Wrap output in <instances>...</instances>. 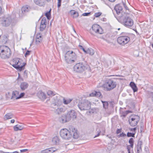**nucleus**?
I'll return each mask as SVG.
<instances>
[{
  "mask_svg": "<svg viewBox=\"0 0 153 153\" xmlns=\"http://www.w3.org/2000/svg\"><path fill=\"white\" fill-rule=\"evenodd\" d=\"M130 112H131V111L129 110L123 111L122 110H120V114L121 117H123V118H125L126 117L127 114Z\"/></svg>",
  "mask_w": 153,
  "mask_h": 153,
  "instance_id": "21",
  "label": "nucleus"
},
{
  "mask_svg": "<svg viewBox=\"0 0 153 153\" xmlns=\"http://www.w3.org/2000/svg\"><path fill=\"white\" fill-rule=\"evenodd\" d=\"M52 142L54 144H56L58 143L59 142V137L57 136L53 137L52 139Z\"/></svg>",
  "mask_w": 153,
  "mask_h": 153,
  "instance_id": "26",
  "label": "nucleus"
},
{
  "mask_svg": "<svg viewBox=\"0 0 153 153\" xmlns=\"http://www.w3.org/2000/svg\"><path fill=\"white\" fill-rule=\"evenodd\" d=\"M94 50L91 48H88L87 50L86 54H89L90 55L92 56L94 54Z\"/></svg>",
  "mask_w": 153,
  "mask_h": 153,
  "instance_id": "28",
  "label": "nucleus"
},
{
  "mask_svg": "<svg viewBox=\"0 0 153 153\" xmlns=\"http://www.w3.org/2000/svg\"><path fill=\"white\" fill-rule=\"evenodd\" d=\"M30 9V7L28 5L24 6L22 8V13L23 14H25L29 11Z\"/></svg>",
  "mask_w": 153,
  "mask_h": 153,
  "instance_id": "23",
  "label": "nucleus"
},
{
  "mask_svg": "<svg viewBox=\"0 0 153 153\" xmlns=\"http://www.w3.org/2000/svg\"><path fill=\"white\" fill-rule=\"evenodd\" d=\"M130 85L132 89L134 92H137L138 90V88L135 83L133 82H131L130 83Z\"/></svg>",
  "mask_w": 153,
  "mask_h": 153,
  "instance_id": "24",
  "label": "nucleus"
},
{
  "mask_svg": "<svg viewBox=\"0 0 153 153\" xmlns=\"http://www.w3.org/2000/svg\"><path fill=\"white\" fill-rule=\"evenodd\" d=\"M11 123H14L15 122V120H14V119H12V120H11Z\"/></svg>",
  "mask_w": 153,
  "mask_h": 153,
  "instance_id": "61",
  "label": "nucleus"
},
{
  "mask_svg": "<svg viewBox=\"0 0 153 153\" xmlns=\"http://www.w3.org/2000/svg\"><path fill=\"white\" fill-rule=\"evenodd\" d=\"M140 118L138 115H134L130 116L128 119L129 124L132 127L136 126L139 121Z\"/></svg>",
  "mask_w": 153,
  "mask_h": 153,
  "instance_id": "11",
  "label": "nucleus"
},
{
  "mask_svg": "<svg viewBox=\"0 0 153 153\" xmlns=\"http://www.w3.org/2000/svg\"><path fill=\"white\" fill-rule=\"evenodd\" d=\"M28 150V149H24L20 150V152H26Z\"/></svg>",
  "mask_w": 153,
  "mask_h": 153,
  "instance_id": "56",
  "label": "nucleus"
},
{
  "mask_svg": "<svg viewBox=\"0 0 153 153\" xmlns=\"http://www.w3.org/2000/svg\"><path fill=\"white\" fill-rule=\"evenodd\" d=\"M92 29L96 33L102 34L103 33V30L101 27L97 24H94L92 27Z\"/></svg>",
  "mask_w": 153,
  "mask_h": 153,
  "instance_id": "14",
  "label": "nucleus"
},
{
  "mask_svg": "<svg viewBox=\"0 0 153 153\" xmlns=\"http://www.w3.org/2000/svg\"><path fill=\"white\" fill-rule=\"evenodd\" d=\"M149 94L152 101H153V92H150Z\"/></svg>",
  "mask_w": 153,
  "mask_h": 153,
  "instance_id": "46",
  "label": "nucleus"
},
{
  "mask_svg": "<svg viewBox=\"0 0 153 153\" xmlns=\"http://www.w3.org/2000/svg\"><path fill=\"white\" fill-rule=\"evenodd\" d=\"M142 144V142L141 141L139 140L138 141L137 146H141Z\"/></svg>",
  "mask_w": 153,
  "mask_h": 153,
  "instance_id": "48",
  "label": "nucleus"
},
{
  "mask_svg": "<svg viewBox=\"0 0 153 153\" xmlns=\"http://www.w3.org/2000/svg\"><path fill=\"white\" fill-rule=\"evenodd\" d=\"M72 99L65 100V98L63 99V102L65 104L69 103L72 101Z\"/></svg>",
  "mask_w": 153,
  "mask_h": 153,
  "instance_id": "31",
  "label": "nucleus"
},
{
  "mask_svg": "<svg viewBox=\"0 0 153 153\" xmlns=\"http://www.w3.org/2000/svg\"><path fill=\"white\" fill-rule=\"evenodd\" d=\"M117 85V82L114 79H107L105 80V83L102 85V87L106 91H111L115 88Z\"/></svg>",
  "mask_w": 153,
  "mask_h": 153,
  "instance_id": "5",
  "label": "nucleus"
},
{
  "mask_svg": "<svg viewBox=\"0 0 153 153\" xmlns=\"http://www.w3.org/2000/svg\"><path fill=\"white\" fill-rule=\"evenodd\" d=\"M110 1L111 2H114V1H115L116 0H108Z\"/></svg>",
  "mask_w": 153,
  "mask_h": 153,
  "instance_id": "63",
  "label": "nucleus"
},
{
  "mask_svg": "<svg viewBox=\"0 0 153 153\" xmlns=\"http://www.w3.org/2000/svg\"><path fill=\"white\" fill-rule=\"evenodd\" d=\"M13 114L11 113H8L5 114L4 116V119L5 120L12 118L13 117Z\"/></svg>",
  "mask_w": 153,
  "mask_h": 153,
  "instance_id": "25",
  "label": "nucleus"
},
{
  "mask_svg": "<svg viewBox=\"0 0 153 153\" xmlns=\"http://www.w3.org/2000/svg\"><path fill=\"white\" fill-rule=\"evenodd\" d=\"M47 93L48 95L49 96H54L55 94L53 91L51 90L48 91Z\"/></svg>",
  "mask_w": 153,
  "mask_h": 153,
  "instance_id": "38",
  "label": "nucleus"
},
{
  "mask_svg": "<svg viewBox=\"0 0 153 153\" xmlns=\"http://www.w3.org/2000/svg\"><path fill=\"white\" fill-rule=\"evenodd\" d=\"M126 136V134L123 133V132H122L121 134H120L119 135H118V136L119 137H125Z\"/></svg>",
  "mask_w": 153,
  "mask_h": 153,
  "instance_id": "45",
  "label": "nucleus"
},
{
  "mask_svg": "<svg viewBox=\"0 0 153 153\" xmlns=\"http://www.w3.org/2000/svg\"><path fill=\"white\" fill-rule=\"evenodd\" d=\"M122 36L118 37L117 41L118 43L121 45H124L130 41V38L127 33H122Z\"/></svg>",
  "mask_w": 153,
  "mask_h": 153,
  "instance_id": "10",
  "label": "nucleus"
},
{
  "mask_svg": "<svg viewBox=\"0 0 153 153\" xmlns=\"http://www.w3.org/2000/svg\"><path fill=\"white\" fill-rule=\"evenodd\" d=\"M130 145H128L127 146V149L128 153H130V149L131 148H133L134 145V139L132 138H130L128 141Z\"/></svg>",
  "mask_w": 153,
  "mask_h": 153,
  "instance_id": "18",
  "label": "nucleus"
},
{
  "mask_svg": "<svg viewBox=\"0 0 153 153\" xmlns=\"http://www.w3.org/2000/svg\"><path fill=\"white\" fill-rule=\"evenodd\" d=\"M94 94L95 95V96L97 97H101V96L102 97V96L101 93L99 91H95L94 93Z\"/></svg>",
  "mask_w": 153,
  "mask_h": 153,
  "instance_id": "35",
  "label": "nucleus"
},
{
  "mask_svg": "<svg viewBox=\"0 0 153 153\" xmlns=\"http://www.w3.org/2000/svg\"><path fill=\"white\" fill-rule=\"evenodd\" d=\"M136 130V127H135L133 128H131L130 129V130L131 131H133L134 132V133L135 132V131Z\"/></svg>",
  "mask_w": 153,
  "mask_h": 153,
  "instance_id": "52",
  "label": "nucleus"
},
{
  "mask_svg": "<svg viewBox=\"0 0 153 153\" xmlns=\"http://www.w3.org/2000/svg\"><path fill=\"white\" fill-rule=\"evenodd\" d=\"M74 16H73L74 18H76L78 17V13L76 11L75 13V15H74Z\"/></svg>",
  "mask_w": 153,
  "mask_h": 153,
  "instance_id": "49",
  "label": "nucleus"
},
{
  "mask_svg": "<svg viewBox=\"0 0 153 153\" xmlns=\"http://www.w3.org/2000/svg\"><path fill=\"white\" fill-rule=\"evenodd\" d=\"M114 9L116 12V13L118 15L123 14L124 13H126L127 12H124L122 6L120 4H117L114 7Z\"/></svg>",
  "mask_w": 153,
  "mask_h": 153,
  "instance_id": "15",
  "label": "nucleus"
},
{
  "mask_svg": "<svg viewBox=\"0 0 153 153\" xmlns=\"http://www.w3.org/2000/svg\"><path fill=\"white\" fill-rule=\"evenodd\" d=\"M53 101L51 104V106L54 108H56L62 104V100L60 99L58 96H56L53 97Z\"/></svg>",
  "mask_w": 153,
  "mask_h": 153,
  "instance_id": "13",
  "label": "nucleus"
},
{
  "mask_svg": "<svg viewBox=\"0 0 153 153\" xmlns=\"http://www.w3.org/2000/svg\"><path fill=\"white\" fill-rule=\"evenodd\" d=\"M58 5H57V7L58 8L61 5V1L62 0H58Z\"/></svg>",
  "mask_w": 153,
  "mask_h": 153,
  "instance_id": "47",
  "label": "nucleus"
},
{
  "mask_svg": "<svg viewBox=\"0 0 153 153\" xmlns=\"http://www.w3.org/2000/svg\"><path fill=\"white\" fill-rule=\"evenodd\" d=\"M19 94V92L18 91H13V92L12 96L11 99H12L14 97H16V99H18L22 98L25 95V94L24 93H22L20 94L18 97H17V95H18Z\"/></svg>",
  "mask_w": 153,
  "mask_h": 153,
  "instance_id": "16",
  "label": "nucleus"
},
{
  "mask_svg": "<svg viewBox=\"0 0 153 153\" xmlns=\"http://www.w3.org/2000/svg\"><path fill=\"white\" fill-rule=\"evenodd\" d=\"M46 150L48 151V153H52L51 152V151L50 150L49 148L48 149H46Z\"/></svg>",
  "mask_w": 153,
  "mask_h": 153,
  "instance_id": "58",
  "label": "nucleus"
},
{
  "mask_svg": "<svg viewBox=\"0 0 153 153\" xmlns=\"http://www.w3.org/2000/svg\"><path fill=\"white\" fill-rule=\"evenodd\" d=\"M77 114L74 110H71L68 112L66 115H63L59 118V121L64 123L69 121L71 119L74 120L76 117Z\"/></svg>",
  "mask_w": 153,
  "mask_h": 153,
  "instance_id": "3",
  "label": "nucleus"
},
{
  "mask_svg": "<svg viewBox=\"0 0 153 153\" xmlns=\"http://www.w3.org/2000/svg\"><path fill=\"white\" fill-rule=\"evenodd\" d=\"M10 153H19V152L17 151H15L13 152H10Z\"/></svg>",
  "mask_w": 153,
  "mask_h": 153,
  "instance_id": "64",
  "label": "nucleus"
},
{
  "mask_svg": "<svg viewBox=\"0 0 153 153\" xmlns=\"http://www.w3.org/2000/svg\"><path fill=\"white\" fill-rule=\"evenodd\" d=\"M22 62V59L19 58H15L12 60L10 64L16 69L21 71L24 69L26 64V63Z\"/></svg>",
  "mask_w": 153,
  "mask_h": 153,
  "instance_id": "4",
  "label": "nucleus"
},
{
  "mask_svg": "<svg viewBox=\"0 0 153 153\" xmlns=\"http://www.w3.org/2000/svg\"><path fill=\"white\" fill-rule=\"evenodd\" d=\"M43 39L42 35L40 33L37 34L36 36V44L39 45L42 42Z\"/></svg>",
  "mask_w": 153,
  "mask_h": 153,
  "instance_id": "19",
  "label": "nucleus"
},
{
  "mask_svg": "<svg viewBox=\"0 0 153 153\" xmlns=\"http://www.w3.org/2000/svg\"><path fill=\"white\" fill-rule=\"evenodd\" d=\"M31 52V51H30L27 50L26 52L25 53V57H27V56H28L29 55H30V53Z\"/></svg>",
  "mask_w": 153,
  "mask_h": 153,
  "instance_id": "41",
  "label": "nucleus"
},
{
  "mask_svg": "<svg viewBox=\"0 0 153 153\" xmlns=\"http://www.w3.org/2000/svg\"><path fill=\"white\" fill-rule=\"evenodd\" d=\"M3 13V11L2 7L0 6V16Z\"/></svg>",
  "mask_w": 153,
  "mask_h": 153,
  "instance_id": "55",
  "label": "nucleus"
},
{
  "mask_svg": "<svg viewBox=\"0 0 153 153\" xmlns=\"http://www.w3.org/2000/svg\"><path fill=\"white\" fill-rule=\"evenodd\" d=\"M28 84L26 82H23L21 83L20 85V87L22 91H24L27 88Z\"/></svg>",
  "mask_w": 153,
  "mask_h": 153,
  "instance_id": "22",
  "label": "nucleus"
},
{
  "mask_svg": "<svg viewBox=\"0 0 153 153\" xmlns=\"http://www.w3.org/2000/svg\"><path fill=\"white\" fill-rule=\"evenodd\" d=\"M100 132H101L100 131L98 133L97 135L95 136L94 137H97L99 136L100 135Z\"/></svg>",
  "mask_w": 153,
  "mask_h": 153,
  "instance_id": "60",
  "label": "nucleus"
},
{
  "mask_svg": "<svg viewBox=\"0 0 153 153\" xmlns=\"http://www.w3.org/2000/svg\"><path fill=\"white\" fill-rule=\"evenodd\" d=\"M46 27V25H41V24L40 27V30L41 31H43L45 29V27Z\"/></svg>",
  "mask_w": 153,
  "mask_h": 153,
  "instance_id": "37",
  "label": "nucleus"
},
{
  "mask_svg": "<svg viewBox=\"0 0 153 153\" xmlns=\"http://www.w3.org/2000/svg\"><path fill=\"white\" fill-rule=\"evenodd\" d=\"M34 3L40 6H44L46 3L45 0H34Z\"/></svg>",
  "mask_w": 153,
  "mask_h": 153,
  "instance_id": "20",
  "label": "nucleus"
},
{
  "mask_svg": "<svg viewBox=\"0 0 153 153\" xmlns=\"http://www.w3.org/2000/svg\"><path fill=\"white\" fill-rule=\"evenodd\" d=\"M90 97H94L95 96V95L94 94V93H92L90 94Z\"/></svg>",
  "mask_w": 153,
  "mask_h": 153,
  "instance_id": "57",
  "label": "nucleus"
},
{
  "mask_svg": "<svg viewBox=\"0 0 153 153\" xmlns=\"http://www.w3.org/2000/svg\"><path fill=\"white\" fill-rule=\"evenodd\" d=\"M10 50L6 46H0V56L3 59H7L11 55Z\"/></svg>",
  "mask_w": 153,
  "mask_h": 153,
  "instance_id": "7",
  "label": "nucleus"
},
{
  "mask_svg": "<svg viewBox=\"0 0 153 153\" xmlns=\"http://www.w3.org/2000/svg\"><path fill=\"white\" fill-rule=\"evenodd\" d=\"M76 11H75L74 10H71L70 11V13L71 14V15H75V13L76 12Z\"/></svg>",
  "mask_w": 153,
  "mask_h": 153,
  "instance_id": "53",
  "label": "nucleus"
},
{
  "mask_svg": "<svg viewBox=\"0 0 153 153\" xmlns=\"http://www.w3.org/2000/svg\"><path fill=\"white\" fill-rule=\"evenodd\" d=\"M135 133H131L128 132L127 133V136L128 137H134Z\"/></svg>",
  "mask_w": 153,
  "mask_h": 153,
  "instance_id": "36",
  "label": "nucleus"
},
{
  "mask_svg": "<svg viewBox=\"0 0 153 153\" xmlns=\"http://www.w3.org/2000/svg\"><path fill=\"white\" fill-rule=\"evenodd\" d=\"M79 48L80 49H81L82 50V49L83 48V46H82V45H79Z\"/></svg>",
  "mask_w": 153,
  "mask_h": 153,
  "instance_id": "59",
  "label": "nucleus"
},
{
  "mask_svg": "<svg viewBox=\"0 0 153 153\" xmlns=\"http://www.w3.org/2000/svg\"><path fill=\"white\" fill-rule=\"evenodd\" d=\"M77 56L75 52L72 51H68L65 55V60L68 64L75 62L77 59Z\"/></svg>",
  "mask_w": 153,
  "mask_h": 153,
  "instance_id": "6",
  "label": "nucleus"
},
{
  "mask_svg": "<svg viewBox=\"0 0 153 153\" xmlns=\"http://www.w3.org/2000/svg\"><path fill=\"white\" fill-rule=\"evenodd\" d=\"M59 133L62 138L65 140H69L72 137L76 139L79 137L77 130L72 127L70 128L69 130L66 128L62 129Z\"/></svg>",
  "mask_w": 153,
  "mask_h": 153,
  "instance_id": "1",
  "label": "nucleus"
},
{
  "mask_svg": "<svg viewBox=\"0 0 153 153\" xmlns=\"http://www.w3.org/2000/svg\"><path fill=\"white\" fill-rule=\"evenodd\" d=\"M91 14V12L85 13L82 14V15L83 16H88L90 15Z\"/></svg>",
  "mask_w": 153,
  "mask_h": 153,
  "instance_id": "44",
  "label": "nucleus"
},
{
  "mask_svg": "<svg viewBox=\"0 0 153 153\" xmlns=\"http://www.w3.org/2000/svg\"><path fill=\"white\" fill-rule=\"evenodd\" d=\"M96 109L95 108H92L89 111V112L90 114L93 113L96 111Z\"/></svg>",
  "mask_w": 153,
  "mask_h": 153,
  "instance_id": "39",
  "label": "nucleus"
},
{
  "mask_svg": "<svg viewBox=\"0 0 153 153\" xmlns=\"http://www.w3.org/2000/svg\"><path fill=\"white\" fill-rule=\"evenodd\" d=\"M50 150L51 151V152L52 153H53L55 151V148H49Z\"/></svg>",
  "mask_w": 153,
  "mask_h": 153,
  "instance_id": "51",
  "label": "nucleus"
},
{
  "mask_svg": "<svg viewBox=\"0 0 153 153\" xmlns=\"http://www.w3.org/2000/svg\"><path fill=\"white\" fill-rule=\"evenodd\" d=\"M121 130H122L121 128H120V129L117 128V131H116V133L117 134H118L120 133L121 132Z\"/></svg>",
  "mask_w": 153,
  "mask_h": 153,
  "instance_id": "50",
  "label": "nucleus"
},
{
  "mask_svg": "<svg viewBox=\"0 0 153 153\" xmlns=\"http://www.w3.org/2000/svg\"><path fill=\"white\" fill-rule=\"evenodd\" d=\"M123 4L124 6V9H123V10H125V12H127L126 13L127 14H128V12H129V9H128V7L126 6V4L123 2Z\"/></svg>",
  "mask_w": 153,
  "mask_h": 153,
  "instance_id": "33",
  "label": "nucleus"
},
{
  "mask_svg": "<svg viewBox=\"0 0 153 153\" xmlns=\"http://www.w3.org/2000/svg\"><path fill=\"white\" fill-rule=\"evenodd\" d=\"M15 22V19L14 18H12V16H7L2 17L1 23L3 26L8 27L11 24L13 25Z\"/></svg>",
  "mask_w": 153,
  "mask_h": 153,
  "instance_id": "8",
  "label": "nucleus"
},
{
  "mask_svg": "<svg viewBox=\"0 0 153 153\" xmlns=\"http://www.w3.org/2000/svg\"><path fill=\"white\" fill-rule=\"evenodd\" d=\"M91 103L87 100H82L79 102L78 106L81 111H85L89 110L91 108Z\"/></svg>",
  "mask_w": 153,
  "mask_h": 153,
  "instance_id": "9",
  "label": "nucleus"
},
{
  "mask_svg": "<svg viewBox=\"0 0 153 153\" xmlns=\"http://www.w3.org/2000/svg\"><path fill=\"white\" fill-rule=\"evenodd\" d=\"M102 103L103 105V107L105 109H106L108 108V103L106 101H102Z\"/></svg>",
  "mask_w": 153,
  "mask_h": 153,
  "instance_id": "32",
  "label": "nucleus"
},
{
  "mask_svg": "<svg viewBox=\"0 0 153 153\" xmlns=\"http://www.w3.org/2000/svg\"><path fill=\"white\" fill-rule=\"evenodd\" d=\"M140 130L141 132H143V131L144 130V126L143 124H140Z\"/></svg>",
  "mask_w": 153,
  "mask_h": 153,
  "instance_id": "43",
  "label": "nucleus"
},
{
  "mask_svg": "<svg viewBox=\"0 0 153 153\" xmlns=\"http://www.w3.org/2000/svg\"><path fill=\"white\" fill-rule=\"evenodd\" d=\"M41 153H48L46 149L43 150L41 151Z\"/></svg>",
  "mask_w": 153,
  "mask_h": 153,
  "instance_id": "54",
  "label": "nucleus"
},
{
  "mask_svg": "<svg viewBox=\"0 0 153 153\" xmlns=\"http://www.w3.org/2000/svg\"><path fill=\"white\" fill-rule=\"evenodd\" d=\"M82 50H83V51L85 53H86V52H87V50H85V49L83 48Z\"/></svg>",
  "mask_w": 153,
  "mask_h": 153,
  "instance_id": "62",
  "label": "nucleus"
},
{
  "mask_svg": "<svg viewBox=\"0 0 153 153\" xmlns=\"http://www.w3.org/2000/svg\"><path fill=\"white\" fill-rule=\"evenodd\" d=\"M47 23L46 18L45 17L43 18L42 20L41 24V25H46Z\"/></svg>",
  "mask_w": 153,
  "mask_h": 153,
  "instance_id": "34",
  "label": "nucleus"
},
{
  "mask_svg": "<svg viewBox=\"0 0 153 153\" xmlns=\"http://www.w3.org/2000/svg\"><path fill=\"white\" fill-rule=\"evenodd\" d=\"M55 109L56 110V111L58 114H59L60 113L62 112L63 110V108H59L58 107H56V108Z\"/></svg>",
  "mask_w": 153,
  "mask_h": 153,
  "instance_id": "30",
  "label": "nucleus"
},
{
  "mask_svg": "<svg viewBox=\"0 0 153 153\" xmlns=\"http://www.w3.org/2000/svg\"><path fill=\"white\" fill-rule=\"evenodd\" d=\"M51 9L48 11L45 14V16L48 20H50L51 18Z\"/></svg>",
  "mask_w": 153,
  "mask_h": 153,
  "instance_id": "29",
  "label": "nucleus"
},
{
  "mask_svg": "<svg viewBox=\"0 0 153 153\" xmlns=\"http://www.w3.org/2000/svg\"><path fill=\"white\" fill-rule=\"evenodd\" d=\"M37 95L38 98L41 100L44 101L47 98L45 93L41 91H39L37 93Z\"/></svg>",
  "mask_w": 153,
  "mask_h": 153,
  "instance_id": "17",
  "label": "nucleus"
},
{
  "mask_svg": "<svg viewBox=\"0 0 153 153\" xmlns=\"http://www.w3.org/2000/svg\"><path fill=\"white\" fill-rule=\"evenodd\" d=\"M86 69V66L80 62L76 63L74 67V71L78 73H82Z\"/></svg>",
  "mask_w": 153,
  "mask_h": 153,
  "instance_id": "12",
  "label": "nucleus"
},
{
  "mask_svg": "<svg viewBox=\"0 0 153 153\" xmlns=\"http://www.w3.org/2000/svg\"><path fill=\"white\" fill-rule=\"evenodd\" d=\"M117 19L119 22L127 27H132L134 24L133 20L127 13L118 16Z\"/></svg>",
  "mask_w": 153,
  "mask_h": 153,
  "instance_id": "2",
  "label": "nucleus"
},
{
  "mask_svg": "<svg viewBox=\"0 0 153 153\" xmlns=\"http://www.w3.org/2000/svg\"><path fill=\"white\" fill-rule=\"evenodd\" d=\"M102 14L100 12H97L95 13L94 16L96 17H98L100 16Z\"/></svg>",
  "mask_w": 153,
  "mask_h": 153,
  "instance_id": "42",
  "label": "nucleus"
},
{
  "mask_svg": "<svg viewBox=\"0 0 153 153\" xmlns=\"http://www.w3.org/2000/svg\"><path fill=\"white\" fill-rule=\"evenodd\" d=\"M137 153H139V152L141 151V146H137Z\"/></svg>",
  "mask_w": 153,
  "mask_h": 153,
  "instance_id": "40",
  "label": "nucleus"
},
{
  "mask_svg": "<svg viewBox=\"0 0 153 153\" xmlns=\"http://www.w3.org/2000/svg\"><path fill=\"white\" fill-rule=\"evenodd\" d=\"M24 127L22 126L18 125H17L14 126L13 127L14 130L15 131L21 130Z\"/></svg>",
  "mask_w": 153,
  "mask_h": 153,
  "instance_id": "27",
  "label": "nucleus"
}]
</instances>
